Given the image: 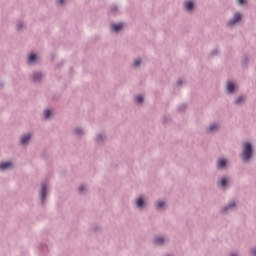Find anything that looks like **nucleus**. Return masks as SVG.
I'll return each mask as SVG.
<instances>
[{"instance_id":"f257e3e1","label":"nucleus","mask_w":256,"mask_h":256,"mask_svg":"<svg viewBox=\"0 0 256 256\" xmlns=\"http://www.w3.org/2000/svg\"><path fill=\"white\" fill-rule=\"evenodd\" d=\"M252 151L253 149H252L251 143L246 142L244 144V149L242 152L243 161H249V159H251Z\"/></svg>"},{"instance_id":"f03ea898","label":"nucleus","mask_w":256,"mask_h":256,"mask_svg":"<svg viewBox=\"0 0 256 256\" xmlns=\"http://www.w3.org/2000/svg\"><path fill=\"white\" fill-rule=\"evenodd\" d=\"M240 21H241V14L236 13V14L234 15V19H233V20H230V21L228 22V25H229V27H233V25H236V23H239Z\"/></svg>"},{"instance_id":"7ed1b4c3","label":"nucleus","mask_w":256,"mask_h":256,"mask_svg":"<svg viewBox=\"0 0 256 256\" xmlns=\"http://www.w3.org/2000/svg\"><path fill=\"white\" fill-rule=\"evenodd\" d=\"M11 167H13V163H11V162H3L0 164L1 171H5V169H9Z\"/></svg>"},{"instance_id":"20e7f679","label":"nucleus","mask_w":256,"mask_h":256,"mask_svg":"<svg viewBox=\"0 0 256 256\" xmlns=\"http://www.w3.org/2000/svg\"><path fill=\"white\" fill-rule=\"evenodd\" d=\"M111 27L115 33H118V31H121V29H123V23L112 24Z\"/></svg>"},{"instance_id":"39448f33","label":"nucleus","mask_w":256,"mask_h":256,"mask_svg":"<svg viewBox=\"0 0 256 256\" xmlns=\"http://www.w3.org/2000/svg\"><path fill=\"white\" fill-rule=\"evenodd\" d=\"M46 193H47V185L42 184V186H41V199H42V201H45Z\"/></svg>"},{"instance_id":"423d86ee","label":"nucleus","mask_w":256,"mask_h":256,"mask_svg":"<svg viewBox=\"0 0 256 256\" xmlns=\"http://www.w3.org/2000/svg\"><path fill=\"white\" fill-rule=\"evenodd\" d=\"M227 91L228 93H233L235 91V84L233 82L227 83Z\"/></svg>"},{"instance_id":"0eeeda50","label":"nucleus","mask_w":256,"mask_h":256,"mask_svg":"<svg viewBox=\"0 0 256 256\" xmlns=\"http://www.w3.org/2000/svg\"><path fill=\"white\" fill-rule=\"evenodd\" d=\"M31 140V135L30 134H26L24 136H22L21 138V144L25 145L28 141Z\"/></svg>"},{"instance_id":"6e6552de","label":"nucleus","mask_w":256,"mask_h":256,"mask_svg":"<svg viewBox=\"0 0 256 256\" xmlns=\"http://www.w3.org/2000/svg\"><path fill=\"white\" fill-rule=\"evenodd\" d=\"M225 165H227V161L225 159L218 160V168L219 169H223V167H225Z\"/></svg>"},{"instance_id":"1a4fd4ad","label":"nucleus","mask_w":256,"mask_h":256,"mask_svg":"<svg viewBox=\"0 0 256 256\" xmlns=\"http://www.w3.org/2000/svg\"><path fill=\"white\" fill-rule=\"evenodd\" d=\"M185 9H187L188 11H191V9H193V2L188 1L184 4Z\"/></svg>"},{"instance_id":"9d476101","label":"nucleus","mask_w":256,"mask_h":256,"mask_svg":"<svg viewBox=\"0 0 256 256\" xmlns=\"http://www.w3.org/2000/svg\"><path fill=\"white\" fill-rule=\"evenodd\" d=\"M41 77H42L41 73L40 72H36V73L33 74L32 79L34 81H39V79H41Z\"/></svg>"},{"instance_id":"9b49d317","label":"nucleus","mask_w":256,"mask_h":256,"mask_svg":"<svg viewBox=\"0 0 256 256\" xmlns=\"http://www.w3.org/2000/svg\"><path fill=\"white\" fill-rule=\"evenodd\" d=\"M156 245H163V243L165 242V240L161 237H158L154 240Z\"/></svg>"},{"instance_id":"f8f14e48","label":"nucleus","mask_w":256,"mask_h":256,"mask_svg":"<svg viewBox=\"0 0 256 256\" xmlns=\"http://www.w3.org/2000/svg\"><path fill=\"white\" fill-rule=\"evenodd\" d=\"M220 187H225L227 185V179L223 178L221 181L218 182Z\"/></svg>"},{"instance_id":"ddd939ff","label":"nucleus","mask_w":256,"mask_h":256,"mask_svg":"<svg viewBox=\"0 0 256 256\" xmlns=\"http://www.w3.org/2000/svg\"><path fill=\"white\" fill-rule=\"evenodd\" d=\"M235 207V202H231L227 207L223 209V211H228V209H233Z\"/></svg>"},{"instance_id":"4468645a","label":"nucleus","mask_w":256,"mask_h":256,"mask_svg":"<svg viewBox=\"0 0 256 256\" xmlns=\"http://www.w3.org/2000/svg\"><path fill=\"white\" fill-rule=\"evenodd\" d=\"M28 59H29L30 63H33V61H35V59H37V56H35V54H30Z\"/></svg>"},{"instance_id":"2eb2a0df","label":"nucleus","mask_w":256,"mask_h":256,"mask_svg":"<svg viewBox=\"0 0 256 256\" xmlns=\"http://www.w3.org/2000/svg\"><path fill=\"white\" fill-rule=\"evenodd\" d=\"M135 101H136V103H143V96H141V95L136 96Z\"/></svg>"},{"instance_id":"dca6fc26","label":"nucleus","mask_w":256,"mask_h":256,"mask_svg":"<svg viewBox=\"0 0 256 256\" xmlns=\"http://www.w3.org/2000/svg\"><path fill=\"white\" fill-rule=\"evenodd\" d=\"M243 101H245V97L241 96L236 100V105H241V103H243Z\"/></svg>"},{"instance_id":"f3484780","label":"nucleus","mask_w":256,"mask_h":256,"mask_svg":"<svg viewBox=\"0 0 256 256\" xmlns=\"http://www.w3.org/2000/svg\"><path fill=\"white\" fill-rule=\"evenodd\" d=\"M44 117H45V119H49V117H51V110H45Z\"/></svg>"},{"instance_id":"a211bd4d","label":"nucleus","mask_w":256,"mask_h":256,"mask_svg":"<svg viewBox=\"0 0 256 256\" xmlns=\"http://www.w3.org/2000/svg\"><path fill=\"white\" fill-rule=\"evenodd\" d=\"M136 205H137V207H143V199L138 198L137 201H136Z\"/></svg>"},{"instance_id":"6ab92c4d","label":"nucleus","mask_w":256,"mask_h":256,"mask_svg":"<svg viewBox=\"0 0 256 256\" xmlns=\"http://www.w3.org/2000/svg\"><path fill=\"white\" fill-rule=\"evenodd\" d=\"M164 205H165V202L159 201V202L156 203V208L161 209V207H163Z\"/></svg>"},{"instance_id":"aec40b11","label":"nucleus","mask_w":256,"mask_h":256,"mask_svg":"<svg viewBox=\"0 0 256 256\" xmlns=\"http://www.w3.org/2000/svg\"><path fill=\"white\" fill-rule=\"evenodd\" d=\"M218 126L217 124H212L209 128H208V131H215V129H217Z\"/></svg>"},{"instance_id":"412c9836","label":"nucleus","mask_w":256,"mask_h":256,"mask_svg":"<svg viewBox=\"0 0 256 256\" xmlns=\"http://www.w3.org/2000/svg\"><path fill=\"white\" fill-rule=\"evenodd\" d=\"M81 133H83V130H81V129H76L75 130L76 135H81Z\"/></svg>"},{"instance_id":"4be33fe9","label":"nucleus","mask_w":256,"mask_h":256,"mask_svg":"<svg viewBox=\"0 0 256 256\" xmlns=\"http://www.w3.org/2000/svg\"><path fill=\"white\" fill-rule=\"evenodd\" d=\"M79 191H80V193H83V191H85V187L84 186H80L79 187Z\"/></svg>"},{"instance_id":"5701e85b","label":"nucleus","mask_w":256,"mask_h":256,"mask_svg":"<svg viewBox=\"0 0 256 256\" xmlns=\"http://www.w3.org/2000/svg\"><path fill=\"white\" fill-rule=\"evenodd\" d=\"M134 65H141V60L135 61Z\"/></svg>"},{"instance_id":"b1692460","label":"nucleus","mask_w":256,"mask_h":256,"mask_svg":"<svg viewBox=\"0 0 256 256\" xmlns=\"http://www.w3.org/2000/svg\"><path fill=\"white\" fill-rule=\"evenodd\" d=\"M239 5H243L245 3V0H238Z\"/></svg>"},{"instance_id":"393cba45","label":"nucleus","mask_w":256,"mask_h":256,"mask_svg":"<svg viewBox=\"0 0 256 256\" xmlns=\"http://www.w3.org/2000/svg\"><path fill=\"white\" fill-rule=\"evenodd\" d=\"M101 139H103V136L102 135H98L97 141H101Z\"/></svg>"},{"instance_id":"a878e982","label":"nucleus","mask_w":256,"mask_h":256,"mask_svg":"<svg viewBox=\"0 0 256 256\" xmlns=\"http://www.w3.org/2000/svg\"><path fill=\"white\" fill-rule=\"evenodd\" d=\"M251 254L255 255L256 254V249L251 250Z\"/></svg>"},{"instance_id":"bb28decb","label":"nucleus","mask_w":256,"mask_h":256,"mask_svg":"<svg viewBox=\"0 0 256 256\" xmlns=\"http://www.w3.org/2000/svg\"><path fill=\"white\" fill-rule=\"evenodd\" d=\"M57 1H58V3H59L60 5H62V3H64L65 0H57Z\"/></svg>"},{"instance_id":"cd10ccee","label":"nucleus","mask_w":256,"mask_h":256,"mask_svg":"<svg viewBox=\"0 0 256 256\" xmlns=\"http://www.w3.org/2000/svg\"><path fill=\"white\" fill-rule=\"evenodd\" d=\"M182 83H183V82H182L181 80L178 81V85H182Z\"/></svg>"},{"instance_id":"c85d7f7f","label":"nucleus","mask_w":256,"mask_h":256,"mask_svg":"<svg viewBox=\"0 0 256 256\" xmlns=\"http://www.w3.org/2000/svg\"><path fill=\"white\" fill-rule=\"evenodd\" d=\"M21 27H22L21 25H18V29H21Z\"/></svg>"},{"instance_id":"c756f323","label":"nucleus","mask_w":256,"mask_h":256,"mask_svg":"<svg viewBox=\"0 0 256 256\" xmlns=\"http://www.w3.org/2000/svg\"><path fill=\"white\" fill-rule=\"evenodd\" d=\"M230 256H237V254H231Z\"/></svg>"}]
</instances>
